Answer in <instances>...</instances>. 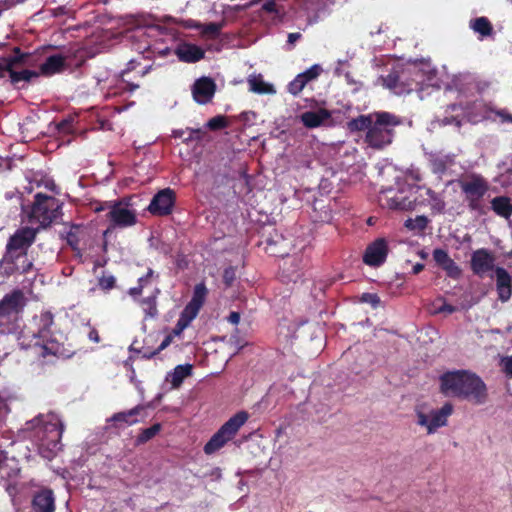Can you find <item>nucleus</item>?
Wrapping results in <instances>:
<instances>
[{
	"instance_id": "60",
	"label": "nucleus",
	"mask_w": 512,
	"mask_h": 512,
	"mask_svg": "<svg viewBox=\"0 0 512 512\" xmlns=\"http://www.w3.org/2000/svg\"><path fill=\"white\" fill-rule=\"evenodd\" d=\"M88 338L95 343H98L100 341L99 333L95 328H92L89 331Z\"/></svg>"
},
{
	"instance_id": "28",
	"label": "nucleus",
	"mask_w": 512,
	"mask_h": 512,
	"mask_svg": "<svg viewBox=\"0 0 512 512\" xmlns=\"http://www.w3.org/2000/svg\"><path fill=\"white\" fill-rule=\"evenodd\" d=\"M19 472L15 457H9L8 452L0 450V475L2 478L16 476Z\"/></svg>"
},
{
	"instance_id": "48",
	"label": "nucleus",
	"mask_w": 512,
	"mask_h": 512,
	"mask_svg": "<svg viewBox=\"0 0 512 512\" xmlns=\"http://www.w3.org/2000/svg\"><path fill=\"white\" fill-rule=\"evenodd\" d=\"M221 28H222L221 24H218L215 22H210L204 26L202 32L205 35L216 37L220 34Z\"/></svg>"
},
{
	"instance_id": "20",
	"label": "nucleus",
	"mask_w": 512,
	"mask_h": 512,
	"mask_svg": "<svg viewBox=\"0 0 512 512\" xmlns=\"http://www.w3.org/2000/svg\"><path fill=\"white\" fill-rule=\"evenodd\" d=\"M496 291L498 299L502 302H508L512 296V277L503 267H496Z\"/></svg>"
},
{
	"instance_id": "38",
	"label": "nucleus",
	"mask_w": 512,
	"mask_h": 512,
	"mask_svg": "<svg viewBox=\"0 0 512 512\" xmlns=\"http://www.w3.org/2000/svg\"><path fill=\"white\" fill-rule=\"evenodd\" d=\"M141 307L147 316H149V317L156 316L158 313L156 296H149V297L143 298L141 300Z\"/></svg>"
},
{
	"instance_id": "10",
	"label": "nucleus",
	"mask_w": 512,
	"mask_h": 512,
	"mask_svg": "<svg viewBox=\"0 0 512 512\" xmlns=\"http://www.w3.org/2000/svg\"><path fill=\"white\" fill-rule=\"evenodd\" d=\"M28 54L23 53L19 47H14L13 54L9 55V60H13L11 67L7 70L10 83L15 88H25V83H30L33 79L40 76V73L34 70L22 69L17 70L21 65H24L28 59Z\"/></svg>"
},
{
	"instance_id": "8",
	"label": "nucleus",
	"mask_w": 512,
	"mask_h": 512,
	"mask_svg": "<svg viewBox=\"0 0 512 512\" xmlns=\"http://www.w3.org/2000/svg\"><path fill=\"white\" fill-rule=\"evenodd\" d=\"M27 299L24 292L14 289L0 300V324L17 322L24 311Z\"/></svg>"
},
{
	"instance_id": "53",
	"label": "nucleus",
	"mask_w": 512,
	"mask_h": 512,
	"mask_svg": "<svg viewBox=\"0 0 512 512\" xmlns=\"http://www.w3.org/2000/svg\"><path fill=\"white\" fill-rule=\"evenodd\" d=\"M13 60H9V56L0 58V79H3L7 75V70L10 69Z\"/></svg>"
},
{
	"instance_id": "58",
	"label": "nucleus",
	"mask_w": 512,
	"mask_h": 512,
	"mask_svg": "<svg viewBox=\"0 0 512 512\" xmlns=\"http://www.w3.org/2000/svg\"><path fill=\"white\" fill-rule=\"evenodd\" d=\"M71 125H72V120L64 119L58 123L57 127L62 132H69Z\"/></svg>"
},
{
	"instance_id": "2",
	"label": "nucleus",
	"mask_w": 512,
	"mask_h": 512,
	"mask_svg": "<svg viewBox=\"0 0 512 512\" xmlns=\"http://www.w3.org/2000/svg\"><path fill=\"white\" fill-rule=\"evenodd\" d=\"M440 392L447 397L483 404L487 399V387L475 373L467 370L447 371L440 378Z\"/></svg>"
},
{
	"instance_id": "22",
	"label": "nucleus",
	"mask_w": 512,
	"mask_h": 512,
	"mask_svg": "<svg viewBox=\"0 0 512 512\" xmlns=\"http://www.w3.org/2000/svg\"><path fill=\"white\" fill-rule=\"evenodd\" d=\"M302 277L299 259L292 257L283 261L280 266V278L285 283H296Z\"/></svg>"
},
{
	"instance_id": "34",
	"label": "nucleus",
	"mask_w": 512,
	"mask_h": 512,
	"mask_svg": "<svg viewBox=\"0 0 512 512\" xmlns=\"http://www.w3.org/2000/svg\"><path fill=\"white\" fill-rule=\"evenodd\" d=\"M34 346L39 350L38 355L44 358L49 355L55 356L58 353V344L48 341L47 338H37Z\"/></svg>"
},
{
	"instance_id": "17",
	"label": "nucleus",
	"mask_w": 512,
	"mask_h": 512,
	"mask_svg": "<svg viewBox=\"0 0 512 512\" xmlns=\"http://www.w3.org/2000/svg\"><path fill=\"white\" fill-rule=\"evenodd\" d=\"M216 91V84L209 77L197 79L192 86L193 99L199 104H207L211 101Z\"/></svg>"
},
{
	"instance_id": "13",
	"label": "nucleus",
	"mask_w": 512,
	"mask_h": 512,
	"mask_svg": "<svg viewBox=\"0 0 512 512\" xmlns=\"http://www.w3.org/2000/svg\"><path fill=\"white\" fill-rule=\"evenodd\" d=\"M176 203V194L173 189L165 188L157 192L147 207L153 216L163 217L172 213Z\"/></svg>"
},
{
	"instance_id": "37",
	"label": "nucleus",
	"mask_w": 512,
	"mask_h": 512,
	"mask_svg": "<svg viewBox=\"0 0 512 512\" xmlns=\"http://www.w3.org/2000/svg\"><path fill=\"white\" fill-rule=\"evenodd\" d=\"M172 342V335H167L161 342V344L158 346L155 350H150L149 348L143 347L142 349L138 350V353L141 354V357L146 360H150L154 358L156 355H158L161 351L166 349Z\"/></svg>"
},
{
	"instance_id": "3",
	"label": "nucleus",
	"mask_w": 512,
	"mask_h": 512,
	"mask_svg": "<svg viewBox=\"0 0 512 512\" xmlns=\"http://www.w3.org/2000/svg\"><path fill=\"white\" fill-rule=\"evenodd\" d=\"M130 199L122 198L118 201H106L109 207L107 218L110 222L106 230L103 231V251H107V238L113 233L114 228H127L134 226L137 222V215L134 210L129 209Z\"/></svg>"
},
{
	"instance_id": "56",
	"label": "nucleus",
	"mask_w": 512,
	"mask_h": 512,
	"mask_svg": "<svg viewBox=\"0 0 512 512\" xmlns=\"http://www.w3.org/2000/svg\"><path fill=\"white\" fill-rule=\"evenodd\" d=\"M457 310V308L451 304L443 303L440 307L437 308L438 313H446L452 314Z\"/></svg>"
},
{
	"instance_id": "42",
	"label": "nucleus",
	"mask_w": 512,
	"mask_h": 512,
	"mask_svg": "<svg viewBox=\"0 0 512 512\" xmlns=\"http://www.w3.org/2000/svg\"><path fill=\"white\" fill-rule=\"evenodd\" d=\"M322 72L323 69L321 65L314 64L304 72L300 73V75L307 83H309L310 81L317 79Z\"/></svg>"
},
{
	"instance_id": "1",
	"label": "nucleus",
	"mask_w": 512,
	"mask_h": 512,
	"mask_svg": "<svg viewBox=\"0 0 512 512\" xmlns=\"http://www.w3.org/2000/svg\"><path fill=\"white\" fill-rule=\"evenodd\" d=\"M402 124V119L387 111L361 114L346 124L351 133L366 131L364 142L373 149L381 150L389 146L395 136V128Z\"/></svg>"
},
{
	"instance_id": "52",
	"label": "nucleus",
	"mask_w": 512,
	"mask_h": 512,
	"mask_svg": "<svg viewBox=\"0 0 512 512\" xmlns=\"http://www.w3.org/2000/svg\"><path fill=\"white\" fill-rule=\"evenodd\" d=\"M502 371L508 378L512 379V355L503 357L501 360Z\"/></svg>"
},
{
	"instance_id": "30",
	"label": "nucleus",
	"mask_w": 512,
	"mask_h": 512,
	"mask_svg": "<svg viewBox=\"0 0 512 512\" xmlns=\"http://www.w3.org/2000/svg\"><path fill=\"white\" fill-rule=\"evenodd\" d=\"M491 209L503 218H510L512 215L511 199L507 196H497L491 200Z\"/></svg>"
},
{
	"instance_id": "26",
	"label": "nucleus",
	"mask_w": 512,
	"mask_h": 512,
	"mask_svg": "<svg viewBox=\"0 0 512 512\" xmlns=\"http://www.w3.org/2000/svg\"><path fill=\"white\" fill-rule=\"evenodd\" d=\"M65 67V58L62 55H51L40 65L39 73L51 76L61 72Z\"/></svg>"
},
{
	"instance_id": "39",
	"label": "nucleus",
	"mask_w": 512,
	"mask_h": 512,
	"mask_svg": "<svg viewBox=\"0 0 512 512\" xmlns=\"http://www.w3.org/2000/svg\"><path fill=\"white\" fill-rule=\"evenodd\" d=\"M440 268H442L446 272V275L449 278H452L454 280L459 279L462 274V270L452 258H450L445 264L440 266Z\"/></svg>"
},
{
	"instance_id": "57",
	"label": "nucleus",
	"mask_w": 512,
	"mask_h": 512,
	"mask_svg": "<svg viewBox=\"0 0 512 512\" xmlns=\"http://www.w3.org/2000/svg\"><path fill=\"white\" fill-rule=\"evenodd\" d=\"M67 241L73 251H77L78 253H80V249L78 248L79 240L77 239L76 235L70 233L68 235Z\"/></svg>"
},
{
	"instance_id": "23",
	"label": "nucleus",
	"mask_w": 512,
	"mask_h": 512,
	"mask_svg": "<svg viewBox=\"0 0 512 512\" xmlns=\"http://www.w3.org/2000/svg\"><path fill=\"white\" fill-rule=\"evenodd\" d=\"M331 112L325 108H319L317 111H306L300 115L302 124L308 129H314L322 126L331 118Z\"/></svg>"
},
{
	"instance_id": "33",
	"label": "nucleus",
	"mask_w": 512,
	"mask_h": 512,
	"mask_svg": "<svg viewBox=\"0 0 512 512\" xmlns=\"http://www.w3.org/2000/svg\"><path fill=\"white\" fill-rule=\"evenodd\" d=\"M53 323L54 316L50 311L41 313L39 318V329L36 338H47L50 335V330Z\"/></svg>"
},
{
	"instance_id": "36",
	"label": "nucleus",
	"mask_w": 512,
	"mask_h": 512,
	"mask_svg": "<svg viewBox=\"0 0 512 512\" xmlns=\"http://www.w3.org/2000/svg\"><path fill=\"white\" fill-rule=\"evenodd\" d=\"M161 429L162 425L160 423H155L148 428L142 429L136 438V444H145L146 442L154 438L161 431Z\"/></svg>"
},
{
	"instance_id": "55",
	"label": "nucleus",
	"mask_w": 512,
	"mask_h": 512,
	"mask_svg": "<svg viewBox=\"0 0 512 512\" xmlns=\"http://www.w3.org/2000/svg\"><path fill=\"white\" fill-rule=\"evenodd\" d=\"M153 276H154L153 269L148 268L147 273L138 279V284L144 288L145 286H147L150 283L151 278Z\"/></svg>"
},
{
	"instance_id": "14",
	"label": "nucleus",
	"mask_w": 512,
	"mask_h": 512,
	"mask_svg": "<svg viewBox=\"0 0 512 512\" xmlns=\"http://www.w3.org/2000/svg\"><path fill=\"white\" fill-rule=\"evenodd\" d=\"M495 260V256L490 250L486 248L477 249L471 254L470 269L474 275L484 278L490 272H495Z\"/></svg>"
},
{
	"instance_id": "63",
	"label": "nucleus",
	"mask_w": 512,
	"mask_h": 512,
	"mask_svg": "<svg viewBox=\"0 0 512 512\" xmlns=\"http://www.w3.org/2000/svg\"><path fill=\"white\" fill-rule=\"evenodd\" d=\"M424 264L422 263H416L413 268H412V273L413 274H419L423 269H424Z\"/></svg>"
},
{
	"instance_id": "40",
	"label": "nucleus",
	"mask_w": 512,
	"mask_h": 512,
	"mask_svg": "<svg viewBox=\"0 0 512 512\" xmlns=\"http://www.w3.org/2000/svg\"><path fill=\"white\" fill-rule=\"evenodd\" d=\"M428 219L426 216H417L415 219H407L405 221V227L409 230H419L422 231L427 227Z\"/></svg>"
},
{
	"instance_id": "47",
	"label": "nucleus",
	"mask_w": 512,
	"mask_h": 512,
	"mask_svg": "<svg viewBox=\"0 0 512 512\" xmlns=\"http://www.w3.org/2000/svg\"><path fill=\"white\" fill-rule=\"evenodd\" d=\"M236 279V269L232 266L227 267L223 272V282L227 287L233 285Z\"/></svg>"
},
{
	"instance_id": "54",
	"label": "nucleus",
	"mask_w": 512,
	"mask_h": 512,
	"mask_svg": "<svg viewBox=\"0 0 512 512\" xmlns=\"http://www.w3.org/2000/svg\"><path fill=\"white\" fill-rule=\"evenodd\" d=\"M492 112L501 119L502 122L512 123V114H510L506 109H495Z\"/></svg>"
},
{
	"instance_id": "6",
	"label": "nucleus",
	"mask_w": 512,
	"mask_h": 512,
	"mask_svg": "<svg viewBox=\"0 0 512 512\" xmlns=\"http://www.w3.org/2000/svg\"><path fill=\"white\" fill-rule=\"evenodd\" d=\"M60 208L59 200L54 196L37 193L34 196L29 218L39 223L40 227L46 228L59 217Z\"/></svg>"
},
{
	"instance_id": "27",
	"label": "nucleus",
	"mask_w": 512,
	"mask_h": 512,
	"mask_svg": "<svg viewBox=\"0 0 512 512\" xmlns=\"http://www.w3.org/2000/svg\"><path fill=\"white\" fill-rule=\"evenodd\" d=\"M383 84L395 94L410 93L414 90L411 84H404L402 77L397 73H390L384 77Z\"/></svg>"
},
{
	"instance_id": "11",
	"label": "nucleus",
	"mask_w": 512,
	"mask_h": 512,
	"mask_svg": "<svg viewBox=\"0 0 512 512\" xmlns=\"http://www.w3.org/2000/svg\"><path fill=\"white\" fill-rule=\"evenodd\" d=\"M38 229L22 227L11 235L6 244V259H12V255H19L22 260H29L28 248L34 243Z\"/></svg>"
},
{
	"instance_id": "7",
	"label": "nucleus",
	"mask_w": 512,
	"mask_h": 512,
	"mask_svg": "<svg viewBox=\"0 0 512 512\" xmlns=\"http://www.w3.org/2000/svg\"><path fill=\"white\" fill-rule=\"evenodd\" d=\"M38 427L35 431V437L39 441L40 447H45L50 451L58 448L63 434V424L55 414H49L45 418L38 417Z\"/></svg>"
},
{
	"instance_id": "62",
	"label": "nucleus",
	"mask_w": 512,
	"mask_h": 512,
	"mask_svg": "<svg viewBox=\"0 0 512 512\" xmlns=\"http://www.w3.org/2000/svg\"><path fill=\"white\" fill-rule=\"evenodd\" d=\"M143 289L144 288L141 285L138 284V286L130 288L129 294L131 296H138V295H140L142 293Z\"/></svg>"
},
{
	"instance_id": "50",
	"label": "nucleus",
	"mask_w": 512,
	"mask_h": 512,
	"mask_svg": "<svg viewBox=\"0 0 512 512\" xmlns=\"http://www.w3.org/2000/svg\"><path fill=\"white\" fill-rule=\"evenodd\" d=\"M361 301L364 303L371 304L372 307L376 308L380 304V298L375 293H364L361 296Z\"/></svg>"
},
{
	"instance_id": "31",
	"label": "nucleus",
	"mask_w": 512,
	"mask_h": 512,
	"mask_svg": "<svg viewBox=\"0 0 512 512\" xmlns=\"http://www.w3.org/2000/svg\"><path fill=\"white\" fill-rule=\"evenodd\" d=\"M192 365H177L172 372L167 376L169 381L174 388H178L183 383L184 379L192 374Z\"/></svg>"
},
{
	"instance_id": "24",
	"label": "nucleus",
	"mask_w": 512,
	"mask_h": 512,
	"mask_svg": "<svg viewBox=\"0 0 512 512\" xmlns=\"http://www.w3.org/2000/svg\"><path fill=\"white\" fill-rule=\"evenodd\" d=\"M428 162L434 174L442 175L454 164V155L431 152L428 154Z\"/></svg>"
},
{
	"instance_id": "49",
	"label": "nucleus",
	"mask_w": 512,
	"mask_h": 512,
	"mask_svg": "<svg viewBox=\"0 0 512 512\" xmlns=\"http://www.w3.org/2000/svg\"><path fill=\"white\" fill-rule=\"evenodd\" d=\"M261 9H262V11L269 13V14H275L277 16L280 15V10L274 0H268V1L264 2Z\"/></svg>"
},
{
	"instance_id": "19",
	"label": "nucleus",
	"mask_w": 512,
	"mask_h": 512,
	"mask_svg": "<svg viewBox=\"0 0 512 512\" xmlns=\"http://www.w3.org/2000/svg\"><path fill=\"white\" fill-rule=\"evenodd\" d=\"M32 512H54L55 496L51 489L43 488L33 495L31 501Z\"/></svg>"
},
{
	"instance_id": "25",
	"label": "nucleus",
	"mask_w": 512,
	"mask_h": 512,
	"mask_svg": "<svg viewBox=\"0 0 512 512\" xmlns=\"http://www.w3.org/2000/svg\"><path fill=\"white\" fill-rule=\"evenodd\" d=\"M199 311L200 310L198 308L187 304L180 313L179 319L173 328L171 335L179 336L197 317Z\"/></svg>"
},
{
	"instance_id": "18",
	"label": "nucleus",
	"mask_w": 512,
	"mask_h": 512,
	"mask_svg": "<svg viewBox=\"0 0 512 512\" xmlns=\"http://www.w3.org/2000/svg\"><path fill=\"white\" fill-rule=\"evenodd\" d=\"M145 410L141 404L133 407L132 409L114 413L107 422L112 423L116 429L124 428L125 426H132L139 422L138 416Z\"/></svg>"
},
{
	"instance_id": "43",
	"label": "nucleus",
	"mask_w": 512,
	"mask_h": 512,
	"mask_svg": "<svg viewBox=\"0 0 512 512\" xmlns=\"http://www.w3.org/2000/svg\"><path fill=\"white\" fill-rule=\"evenodd\" d=\"M228 124L229 123L225 116L218 115V116L211 118L207 122V127L212 131H216V130H221V129L226 128L228 126Z\"/></svg>"
},
{
	"instance_id": "32",
	"label": "nucleus",
	"mask_w": 512,
	"mask_h": 512,
	"mask_svg": "<svg viewBox=\"0 0 512 512\" xmlns=\"http://www.w3.org/2000/svg\"><path fill=\"white\" fill-rule=\"evenodd\" d=\"M250 91L258 94H269L274 92L273 86L264 82L261 75L250 76L248 78Z\"/></svg>"
},
{
	"instance_id": "5",
	"label": "nucleus",
	"mask_w": 512,
	"mask_h": 512,
	"mask_svg": "<svg viewBox=\"0 0 512 512\" xmlns=\"http://www.w3.org/2000/svg\"><path fill=\"white\" fill-rule=\"evenodd\" d=\"M249 414L239 411L226 421L204 446L206 454H212L232 440L240 428L247 422Z\"/></svg>"
},
{
	"instance_id": "21",
	"label": "nucleus",
	"mask_w": 512,
	"mask_h": 512,
	"mask_svg": "<svg viewBox=\"0 0 512 512\" xmlns=\"http://www.w3.org/2000/svg\"><path fill=\"white\" fill-rule=\"evenodd\" d=\"M175 54L184 63H196L205 57V51L200 46L186 42L177 46Z\"/></svg>"
},
{
	"instance_id": "15",
	"label": "nucleus",
	"mask_w": 512,
	"mask_h": 512,
	"mask_svg": "<svg viewBox=\"0 0 512 512\" xmlns=\"http://www.w3.org/2000/svg\"><path fill=\"white\" fill-rule=\"evenodd\" d=\"M388 253V241L383 237L377 238L367 245L363 262L370 267H379L385 263Z\"/></svg>"
},
{
	"instance_id": "41",
	"label": "nucleus",
	"mask_w": 512,
	"mask_h": 512,
	"mask_svg": "<svg viewBox=\"0 0 512 512\" xmlns=\"http://www.w3.org/2000/svg\"><path fill=\"white\" fill-rule=\"evenodd\" d=\"M307 85V82L298 74L287 86V90L290 94L297 96L299 95L304 87Z\"/></svg>"
},
{
	"instance_id": "16",
	"label": "nucleus",
	"mask_w": 512,
	"mask_h": 512,
	"mask_svg": "<svg viewBox=\"0 0 512 512\" xmlns=\"http://www.w3.org/2000/svg\"><path fill=\"white\" fill-rule=\"evenodd\" d=\"M30 260H22L19 255H12V259H6V253L0 260V270L3 280L15 273L26 274L32 269Z\"/></svg>"
},
{
	"instance_id": "44",
	"label": "nucleus",
	"mask_w": 512,
	"mask_h": 512,
	"mask_svg": "<svg viewBox=\"0 0 512 512\" xmlns=\"http://www.w3.org/2000/svg\"><path fill=\"white\" fill-rule=\"evenodd\" d=\"M427 195L432 202V208L437 210L439 213L443 212L445 209V202L441 199V197L431 189H428Z\"/></svg>"
},
{
	"instance_id": "61",
	"label": "nucleus",
	"mask_w": 512,
	"mask_h": 512,
	"mask_svg": "<svg viewBox=\"0 0 512 512\" xmlns=\"http://www.w3.org/2000/svg\"><path fill=\"white\" fill-rule=\"evenodd\" d=\"M301 38V34L298 33V32H295V33H289L288 34V43L289 44H294L297 40H299Z\"/></svg>"
},
{
	"instance_id": "45",
	"label": "nucleus",
	"mask_w": 512,
	"mask_h": 512,
	"mask_svg": "<svg viewBox=\"0 0 512 512\" xmlns=\"http://www.w3.org/2000/svg\"><path fill=\"white\" fill-rule=\"evenodd\" d=\"M115 284L116 279L113 275H102L98 280V286L104 291L113 289Z\"/></svg>"
},
{
	"instance_id": "51",
	"label": "nucleus",
	"mask_w": 512,
	"mask_h": 512,
	"mask_svg": "<svg viewBox=\"0 0 512 512\" xmlns=\"http://www.w3.org/2000/svg\"><path fill=\"white\" fill-rule=\"evenodd\" d=\"M133 69H135V61L131 60L128 62L127 68L125 70H123L121 73V77L124 82H126V80L124 78L125 75L128 74ZM127 85L129 86V88H128L129 91H134L139 88L138 84L129 83L128 81H127Z\"/></svg>"
},
{
	"instance_id": "46",
	"label": "nucleus",
	"mask_w": 512,
	"mask_h": 512,
	"mask_svg": "<svg viewBox=\"0 0 512 512\" xmlns=\"http://www.w3.org/2000/svg\"><path fill=\"white\" fill-rule=\"evenodd\" d=\"M433 259L435 263L440 267L443 264H445L451 257L449 256L448 252L441 248H436L433 251Z\"/></svg>"
},
{
	"instance_id": "35",
	"label": "nucleus",
	"mask_w": 512,
	"mask_h": 512,
	"mask_svg": "<svg viewBox=\"0 0 512 512\" xmlns=\"http://www.w3.org/2000/svg\"><path fill=\"white\" fill-rule=\"evenodd\" d=\"M208 294V289L204 282H200L195 285L193 295L188 304L198 308L199 310L203 306L206 296Z\"/></svg>"
},
{
	"instance_id": "12",
	"label": "nucleus",
	"mask_w": 512,
	"mask_h": 512,
	"mask_svg": "<svg viewBox=\"0 0 512 512\" xmlns=\"http://www.w3.org/2000/svg\"><path fill=\"white\" fill-rule=\"evenodd\" d=\"M379 203L382 207L391 210L410 211L415 207V200H412L402 190L388 188L382 190L379 195Z\"/></svg>"
},
{
	"instance_id": "64",
	"label": "nucleus",
	"mask_w": 512,
	"mask_h": 512,
	"mask_svg": "<svg viewBox=\"0 0 512 512\" xmlns=\"http://www.w3.org/2000/svg\"><path fill=\"white\" fill-rule=\"evenodd\" d=\"M93 209L95 212H101L106 209H109V207L106 205V202H103V203H98L97 205H95Z\"/></svg>"
},
{
	"instance_id": "9",
	"label": "nucleus",
	"mask_w": 512,
	"mask_h": 512,
	"mask_svg": "<svg viewBox=\"0 0 512 512\" xmlns=\"http://www.w3.org/2000/svg\"><path fill=\"white\" fill-rule=\"evenodd\" d=\"M452 413L453 405L451 403H445L440 409H431L429 412H425L422 407L417 406L415 408L416 423L425 427L427 434H433L439 428L447 425L448 418Z\"/></svg>"
},
{
	"instance_id": "29",
	"label": "nucleus",
	"mask_w": 512,
	"mask_h": 512,
	"mask_svg": "<svg viewBox=\"0 0 512 512\" xmlns=\"http://www.w3.org/2000/svg\"><path fill=\"white\" fill-rule=\"evenodd\" d=\"M469 27L475 32L478 33L482 38L490 37L494 33L493 25L490 22V20L485 17H477L474 19H471L469 22Z\"/></svg>"
},
{
	"instance_id": "59",
	"label": "nucleus",
	"mask_w": 512,
	"mask_h": 512,
	"mask_svg": "<svg viewBox=\"0 0 512 512\" xmlns=\"http://www.w3.org/2000/svg\"><path fill=\"white\" fill-rule=\"evenodd\" d=\"M240 313L236 311H232L228 316V321L231 324L237 325L240 322Z\"/></svg>"
},
{
	"instance_id": "4",
	"label": "nucleus",
	"mask_w": 512,
	"mask_h": 512,
	"mask_svg": "<svg viewBox=\"0 0 512 512\" xmlns=\"http://www.w3.org/2000/svg\"><path fill=\"white\" fill-rule=\"evenodd\" d=\"M458 185L464 194L468 208L479 215H485L486 210L482 204V199L489 191V184L486 179L481 175L472 174L458 180Z\"/></svg>"
}]
</instances>
